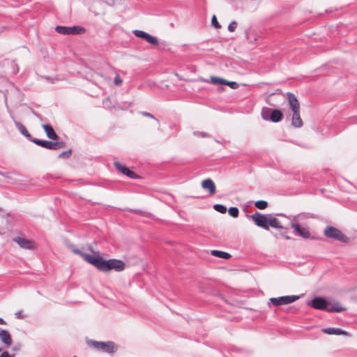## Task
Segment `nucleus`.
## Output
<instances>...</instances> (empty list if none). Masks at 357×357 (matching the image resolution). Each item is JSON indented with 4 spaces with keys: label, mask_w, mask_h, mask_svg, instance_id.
I'll return each instance as SVG.
<instances>
[{
    "label": "nucleus",
    "mask_w": 357,
    "mask_h": 357,
    "mask_svg": "<svg viewBox=\"0 0 357 357\" xmlns=\"http://www.w3.org/2000/svg\"><path fill=\"white\" fill-rule=\"evenodd\" d=\"M43 128L44 129V130L47 135V137L49 139H53V140H56L59 138L58 135L54 132L52 126L47 125V124H44V125H43Z\"/></svg>",
    "instance_id": "nucleus-18"
},
{
    "label": "nucleus",
    "mask_w": 357,
    "mask_h": 357,
    "mask_svg": "<svg viewBox=\"0 0 357 357\" xmlns=\"http://www.w3.org/2000/svg\"><path fill=\"white\" fill-rule=\"evenodd\" d=\"M255 206L257 208L262 210V209H265L267 207L268 203H267V202L264 201V200H259L255 203Z\"/></svg>",
    "instance_id": "nucleus-23"
},
{
    "label": "nucleus",
    "mask_w": 357,
    "mask_h": 357,
    "mask_svg": "<svg viewBox=\"0 0 357 357\" xmlns=\"http://www.w3.org/2000/svg\"><path fill=\"white\" fill-rule=\"evenodd\" d=\"M31 142L50 150H58L66 146L64 142H51L39 139H33Z\"/></svg>",
    "instance_id": "nucleus-6"
},
{
    "label": "nucleus",
    "mask_w": 357,
    "mask_h": 357,
    "mask_svg": "<svg viewBox=\"0 0 357 357\" xmlns=\"http://www.w3.org/2000/svg\"><path fill=\"white\" fill-rule=\"evenodd\" d=\"M199 135H200L201 136H202V137H206V136H207V134H206V133H205V132H200V133H199Z\"/></svg>",
    "instance_id": "nucleus-40"
},
{
    "label": "nucleus",
    "mask_w": 357,
    "mask_h": 357,
    "mask_svg": "<svg viewBox=\"0 0 357 357\" xmlns=\"http://www.w3.org/2000/svg\"><path fill=\"white\" fill-rule=\"evenodd\" d=\"M291 125L295 128H301L303 126V121L300 115V109L292 111Z\"/></svg>",
    "instance_id": "nucleus-14"
},
{
    "label": "nucleus",
    "mask_w": 357,
    "mask_h": 357,
    "mask_svg": "<svg viewBox=\"0 0 357 357\" xmlns=\"http://www.w3.org/2000/svg\"><path fill=\"white\" fill-rule=\"evenodd\" d=\"M13 241L22 249L34 250L36 248V243L32 240L17 236L13 238Z\"/></svg>",
    "instance_id": "nucleus-10"
},
{
    "label": "nucleus",
    "mask_w": 357,
    "mask_h": 357,
    "mask_svg": "<svg viewBox=\"0 0 357 357\" xmlns=\"http://www.w3.org/2000/svg\"><path fill=\"white\" fill-rule=\"evenodd\" d=\"M324 235L330 238L340 241L343 243L349 241V238L340 229L332 226L327 227L324 230Z\"/></svg>",
    "instance_id": "nucleus-5"
},
{
    "label": "nucleus",
    "mask_w": 357,
    "mask_h": 357,
    "mask_svg": "<svg viewBox=\"0 0 357 357\" xmlns=\"http://www.w3.org/2000/svg\"><path fill=\"white\" fill-rule=\"evenodd\" d=\"M261 118L265 121L273 123L280 122L283 118V113L281 110L269 107H263L261 112Z\"/></svg>",
    "instance_id": "nucleus-3"
},
{
    "label": "nucleus",
    "mask_w": 357,
    "mask_h": 357,
    "mask_svg": "<svg viewBox=\"0 0 357 357\" xmlns=\"http://www.w3.org/2000/svg\"><path fill=\"white\" fill-rule=\"evenodd\" d=\"M225 85H228L229 86H230L233 89H236L238 87V84L236 82H229V81H227V80H226Z\"/></svg>",
    "instance_id": "nucleus-33"
},
{
    "label": "nucleus",
    "mask_w": 357,
    "mask_h": 357,
    "mask_svg": "<svg viewBox=\"0 0 357 357\" xmlns=\"http://www.w3.org/2000/svg\"><path fill=\"white\" fill-rule=\"evenodd\" d=\"M281 234H282V236H284L286 239H287V240L291 239V238H290L288 235H287L285 233H282Z\"/></svg>",
    "instance_id": "nucleus-37"
},
{
    "label": "nucleus",
    "mask_w": 357,
    "mask_h": 357,
    "mask_svg": "<svg viewBox=\"0 0 357 357\" xmlns=\"http://www.w3.org/2000/svg\"><path fill=\"white\" fill-rule=\"evenodd\" d=\"M73 253L81 256L86 261L93 265L98 270L107 272L111 270L116 271H122L125 268V264L120 259H111L109 260H104L100 257H94L89 254L84 253L80 250L73 248Z\"/></svg>",
    "instance_id": "nucleus-1"
},
{
    "label": "nucleus",
    "mask_w": 357,
    "mask_h": 357,
    "mask_svg": "<svg viewBox=\"0 0 357 357\" xmlns=\"http://www.w3.org/2000/svg\"><path fill=\"white\" fill-rule=\"evenodd\" d=\"M72 154V151L71 149H69L68 151H63L61 152V153L59 154V158H68L70 157Z\"/></svg>",
    "instance_id": "nucleus-28"
},
{
    "label": "nucleus",
    "mask_w": 357,
    "mask_h": 357,
    "mask_svg": "<svg viewBox=\"0 0 357 357\" xmlns=\"http://www.w3.org/2000/svg\"><path fill=\"white\" fill-rule=\"evenodd\" d=\"M299 298L298 296H280L278 298H270V302L275 305H287L289 303H292L297 301Z\"/></svg>",
    "instance_id": "nucleus-9"
},
{
    "label": "nucleus",
    "mask_w": 357,
    "mask_h": 357,
    "mask_svg": "<svg viewBox=\"0 0 357 357\" xmlns=\"http://www.w3.org/2000/svg\"><path fill=\"white\" fill-rule=\"evenodd\" d=\"M15 125L22 135H24L31 142V140H33V138H32L31 135L28 132L26 127L24 125H22V123H21L20 121H15Z\"/></svg>",
    "instance_id": "nucleus-19"
},
{
    "label": "nucleus",
    "mask_w": 357,
    "mask_h": 357,
    "mask_svg": "<svg viewBox=\"0 0 357 357\" xmlns=\"http://www.w3.org/2000/svg\"><path fill=\"white\" fill-rule=\"evenodd\" d=\"M202 187L208 190L210 195H213L215 192V183L211 178L204 180L202 183Z\"/></svg>",
    "instance_id": "nucleus-15"
},
{
    "label": "nucleus",
    "mask_w": 357,
    "mask_h": 357,
    "mask_svg": "<svg viewBox=\"0 0 357 357\" xmlns=\"http://www.w3.org/2000/svg\"><path fill=\"white\" fill-rule=\"evenodd\" d=\"M57 33L62 35H79L85 33L86 29L80 26H57L55 28Z\"/></svg>",
    "instance_id": "nucleus-7"
},
{
    "label": "nucleus",
    "mask_w": 357,
    "mask_h": 357,
    "mask_svg": "<svg viewBox=\"0 0 357 357\" xmlns=\"http://www.w3.org/2000/svg\"><path fill=\"white\" fill-rule=\"evenodd\" d=\"M89 345L92 346L98 351H101L107 354H114L117 350L116 345L112 341H91Z\"/></svg>",
    "instance_id": "nucleus-4"
},
{
    "label": "nucleus",
    "mask_w": 357,
    "mask_h": 357,
    "mask_svg": "<svg viewBox=\"0 0 357 357\" xmlns=\"http://www.w3.org/2000/svg\"><path fill=\"white\" fill-rule=\"evenodd\" d=\"M0 340L7 347L11 345L12 338L8 331L0 329Z\"/></svg>",
    "instance_id": "nucleus-16"
},
{
    "label": "nucleus",
    "mask_w": 357,
    "mask_h": 357,
    "mask_svg": "<svg viewBox=\"0 0 357 357\" xmlns=\"http://www.w3.org/2000/svg\"><path fill=\"white\" fill-rule=\"evenodd\" d=\"M268 226H271L273 228H277V229H283L284 228L280 221L274 218V217H272L271 215H268Z\"/></svg>",
    "instance_id": "nucleus-20"
},
{
    "label": "nucleus",
    "mask_w": 357,
    "mask_h": 357,
    "mask_svg": "<svg viewBox=\"0 0 357 357\" xmlns=\"http://www.w3.org/2000/svg\"><path fill=\"white\" fill-rule=\"evenodd\" d=\"M15 318H17V319H22L24 317L22 312H16L15 313Z\"/></svg>",
    "instance_id": "nucleus-34"
},
{
    "label": "nucleus",
    "mask_w": 357,
    "mask_h": 357,
    "mask_svg": "<svg viewBox=\"0 0 357 357\" xmlns=\"http://www.w3.org/2000/svg\"><path fill=\"white\" fill-rule=\"evenodd\" d=\"M133 33L135 36L142 38L144 40H145V38H146V36L148 35V33H146L144 31H141V30H135L133 31Z\"/></svg>",
    "instance_id": "nucleus-24"
},
{
    "label": "nucleus",
    "mask_w": 357,
    "mask_h": 357,
    "mask_svg": "<svg viewBox=\"0 0 357 357\" xmlns=\"http://www.w3.org/2000/svg\"><path fill=\"white\" fill-rule=\"evenodd\" d=\"M311 306L314 309L325 310L329 312H340L345 310V308L342 307L340 303H330L322 297H316L312 299Z\"/></svg>",
    "instance_id": "nucleus-2"
},
{
    "label": "nucleus",
    "mask_w": 357,
    "mask_h": 357,
    "mask_svg": "<svg viewBox=\"0 0 357 357\" xmlns=\"http://www.w3.org/2000/svg\"><path fill=\"white\" fill-rule=\"evenodd\" d=\"M289 107L291 111L300 109V105L296 96L292 93L288 92L287 93Z\"/></svg>",
    "instance_id": "nucleus-13"
},
{
    "label": "nucleus",
    "mask_w": 357,
    "mask_h": 357,
    "mask_svg": "<svg viewBox=\"0 0 357 357\" xmlns=\"http://www.w3.org/2000/svg\"><path fill=\"white\" fill-rule=\"evenodd\" d=\"M1 350H2V348H1V347H0V351H1Z\"/></svg>",
    "instance_id": "nucleus-42"
},
{
    "label": "nucleus",
    "mask_w": 357,
    "mask_h": 357,
    "mask_svg": "<svg viewBox=\"0 0 357 357\" xmlns=\"http://www.w3.org/2000/svg\"><path fill=\"white\" fill-rule=\"evenodd\" d=\"M211 24L216 29H220L221 27V26L220 25V24L218 23V22L217 20L215 15H213L212 19H211Z\"/></svg>",
    "instance_id": "nucleus-31"
},
{
    "label": "nucleus",
    "mask_w": 357,
    "mask_h": 357,
    "mask_svg": "<svg viewBox=\"0 0 357 357\" xmlns=\"http://www.w3.org/2000/svg\"><path fill=\"white\" fill-rule=\"evenodd\" d=\"M0 175L3 176L4 174H3V173H2V172H0Z\"/></svg>",
    "instance_id": "nucleus-41"
},
{
    "label": "nucleus",
    "mask_w": 357,
    "mask_h": 357,
    "mask_svg": "<svg viewBox=\"0 0 357 357\" xmlns=\"http://www.w3.org/2000/svg\"><path fill=\"white\" fill-rule=\"evenodd\" d=\"M229 214L233 218H237L238 216L239 211L237 207H230L228 209Z\"/></svg>",
    "instance_id": "nucleus-25"
},
{
    "label": "nucleus",
    "mask_w": 357,
    "mask_h": 357,
    "mask_svg": "<svg viewBox=\"0 0 357 357\" xmlns=\"http://www.w3.org/2000/svg\"><path fill=\"white\" fill-rule=\"evenodd\" d=\"M114 165L116 169L121 172L123 174L127 176L130 178H137V175L132 170L129 169L127 167L121 165L119 162H114Z\"/></svg>",
    "instance_id": "nucleus-11"
},
{
    "label": "nucleus",
    "mask_w": 357,
    "mask_h": 357,
    "mask_svg": "<svg viewBox=\"0 0 357 357\" xmlns=\"http://www.w3.org/2000/svg\"><path fill=\"white\" fill-rule=\"evenodd\" d=\"M33 113L34 114L35 116H36L37 117L40 118V115L38 114L37 112H36L35 111L33 110Z\"/></svg>",
    "instance_id": "nucleus-39"
},
{
    "label": "nucleus",
    "mask_w": 357,
    "mask_h": 357,
    "mask_svg": "<svg viewBox=\"0 0 357 357\" xmlns=\"http://www.w3.org/2000/svg\"><path fill=\"white\" fill-rule=\"evenodd\" d=\"M0 324L1 325H6V322L5 321V320L2 318L0 317Z\"/></svg>",
    "instance_id": "nucleus-38"
},
{
    "label": "nucleus",
    "mask_w": 357,
    "mask_h": 357,
    "mask_svg": "<svg viewBox=\"0 0 357 357\" xmlns=\"http://www.w3.org/2000/svg\"><path fill=\"white\" fill-rule=\"evenodd\" d=\"M123 83V79L121 78L119 74H116L115 77L114 79V84L115 86H120Z\"/></svg>",
    "instance_id": "nucleus-30"
},
{
    "label": "nucleus",
    "mask_w": 357,
    "mask_h": 357,
    "mask_svg": "<svg viewBox=\"0 0 357 357\" xmlns=\"http://www.w3.org/2000/svg\"><path fill=\"white\" fill-rule=\"evenodd\" d=\"M250 218L254 221L255 224L259 227H261L266 230H269L268 222V216L263 215L259 212H255L254 214L250 215Z\"/></svg>",
    "instance_id": "nucleus-8"
},
{
    "label": "nucleus",
    "mask_w": 357,
    "mask_h": 357,
    "mask_svg": "<svg viewBox=\"0 0 357 357\" xmlns=\"http://www.w3.org/2000/svg\"><path fill=\"white\" fill-rule=\"evenodd\" d=\"M322 332L328 335H349L347 331L339 328H325L322 329Z\"/></svg>",
    "instance_id": "nucleus-17"
},
{
    "label": "nucleus",
    "mask_w": 357,
    "mask_h": 357,
    "mask_svg": "<svg viewBox=\"0 0 357 357\" xmlns=\"http://www.w3.org/2000/svg\"><path fill=\"white\" fill-rule=\"evenodd\" d=\"M237 26V24L235 21H232L228 26V31L230 32H234Z\"/></svg>",
    "instance_id": "nucleus-32"
},
{
    "label": "nucleus",
    "mask_w": 357,
    "mask_h": 357,
    "mask_svg": "<svg viewBox=\"0 0 357 357\" xmlns=\"http://www.w3.org/2000/svg\"><path fill=\"white\" fill-rule=\"evenodd\" d=\"M140 114L144 116H146L153 119L157 123V124H159V121L152 114L147 112H141Z\"/></svg>",
    "instance_id": "nucleus-29"
},
{
    "label": "nucleus",
    "mask_w": 357,
    "mask_h": 357,
    "mask_svg": "<svg viewBox=\"0 0 357 357\" xmlns=\"http://www.w3.org/2000/svg\"><path fill=\"white\" fill-rule=\"evenodd\" d=\"M145 40L152 45H158L159 44V41L157 37L150 35L149 33H148Z\"/></svg>",
    "instance_id": "nucleus-22"
},
{
    "label": "nucleus",
    "mask_w": 357,
    "mask_h": 357,
    "mask_svg": "<svg viewBox=\"0 0 357 357\" xmlns=\"http://www.w3.org/2000/svg\"><path fill=\"white\" fill-rule=\"evenodd\" d=\"M213 208L216 211L221 213H225L227 211V208L224 205H222V204H215L213 206Z\"/></svg>",
    "instance_id": "nucleus-27"
},
{
    "label": "nucleus",
    "mask_w": 357,
    "mask_h": 357,
    "mask_svg": "<svg viewBox=\"0 0 357 357\" xmlns=\"http://www.w3.org/2000/svg\"><path fill=\"white\" fill-rule=\"evenodd\" d=\"M291 227L293 228L298 236L303 238H309L310 237V233L306 228L301 227L299 224L296 222H291Z\"/></svg>",
    "instance_id": "nucleus-12"
},
{
    "label": "nucleus",
    "mask_w": 357,
    "mask_h": 357,
    "mask_svg": "<svg viewBox=\"0 0 357 357\" xmlns=\"http://www.w3.org/2000/svg\"><path fill=\"white\" fill-rule=\"evenodd\" d=\"M0 357H13L8 351H3L0 355Z\"/></svg>",
    "instance_id": "nucleus-35"
},
{
    "label": "nucleus",
    "mask_w": 357,
    "mask_h": 357,
    "mask_svg": "<svg viewBox=\"0 0 357 357\" xmlns=\"http://www.w3.org/2000/svg\"><path fill=\"white\" fill-rule=\"evenodd\" d=\"M211 255L214 257L228 259L231 257V255L228 252L213 250L211 251Z\"/></svg>",
    "instance_id": "nucleus-21"
},
{
    "label": "nucleus",
    "mask_w": 357,
    "mask_h": 357,
    "mask_svg": "<svg viewBox=\"0 0 357 357\" xmlns=\"http://www.w3.org/2000/svg\"><path fill=\"white\" fill-rule=\"evenodd\" d=\"M130 211H132V212H134V213H137V214H140V215H143V212H142V211H139V210H138V209H130Z\"/></svg>",
    "instance_id": "nucleus-36"
},
{
    "label": "nucleus",
    "mask_w": 357,
    "mask_h": 357,
    "mask_svg": "<svg viewBox=\"0 0 357 357\" xmlns=\"http://www.w3.org/2000/svg\"><path fill=\"white\" fill-rule=\"evenodd\" d=\"M1 211V208H0V211Z\"/></svg>",
    "instance_id": "nucleus-43"
},
{
    "label": "nucleus",
    "mask_w": 357,
    "mask_h": 357,
    "mask_svg": "<svg viewBox=\"0 0 357 357\" xmlns=\"http://www.w3.org/2000/svg\"><path fill=\"white\" fill-rule=\"evenodd\" d=\"M211 82L212 83L215 84H224L225 85V83H226V80L222 79V78H220V77H212L211 78Z\"/></svg>",
    "instance_id": "nucleus-26"
}]
</instances>
